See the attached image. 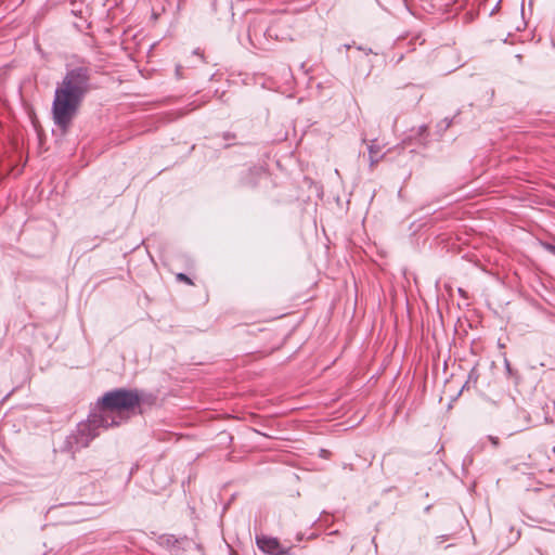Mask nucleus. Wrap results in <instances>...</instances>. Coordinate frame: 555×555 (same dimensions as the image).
I'll list each match as a JSON object with an SVG mask.
<instances>
[{"instance_id":"nucleus-3","label":"nucleus","mask_w":555,"mask_h":555,"mask_svg":"<svg viewBox=\"0 0 555 555\" xmlns=\"http://www.w3.org/2000/svg\"><path fill=\"white\" fill-rule=\"evenodd\" d=\"M111 428L104 423V420L94 410L89 414L88 420L77 425L74 430L65 440V449L70 453L87 448L90 442L96 438L101 429Z\"/></svg>"},{"instance_id":"nucleus-11","label":"nucleus","mask_w":555,"mask_h":555,"mask_svg":"<svg viewBox=\"0 0 555 555\" xmlns=\"http://www.w3.org/2000/svg\"><path fill=\"white\" fill-rule=\"evenodd\" d=\"M532 2H533V0H530V1H529V5H530V7L532 5Z\"/></svg>"},{"instance_id":"nucleus-6","label":"nucleus","mask_w":555,"mask_h":555,"mask_svg":"<svg viewBox=\"0 0 555 555\" xmlns=\"http://www.w3.org/2000/svg\"><path fill=\"white\" fill-rule=\"evenodd\" d=\"M177 280L179 281H183L188 284H192V281L190 280V278L188 275H185L184 273H178L177 274Z\"/></svg>"},{"instance_id":"nucleus-2","label":"nucleus","mask_w":555,"mask_h":555,"mask_svg":"<svg viewBox=\"0 0 555 555\" xmlns=\"http://www.w3.org/2000/svg\"><path fill=\"white\" fill-rule=\"evenodd\" d=\"M141 393L137 389L118 388L106 392L96 403L94 411L109 427L126 422L130 413L140 405Z\"/></svg>"},{"instance_id":"nucleus-1","label":"nucleus","mask_w":555,"mask_h":555,"mask_svg":"<svg viewBox=\"0 0 555 555\" xmlns=\"http://www.w3.org/2000/svg\"><path fill=\"white\" fill-rule=\"evenodd\" d=\"M90 89V70L83 66L68 69L57 83L51 112L54 124L62 131L68 129Z\"/></svg>"},{"instance_id":"nucleus-4","label":"nucleus","mask_w":555,"mask_h":555,"mask_svg":"<svg viewBox=\"0 0 555 555\" xmlns=\"http://www.w3.org/2000/svg\"><path fill=\"white\" fill-rule=\"evenodd\" d=\"M256 544L258 548L267 555H293L291 545H283L278 538L257 534Z\"/></svg>"},{"instance_id":"nucleus-9","label":"nucleus","mask_w":555,"mask_h":555,"mask_svg":"<svg viewBox=\"0 0 555 555\" xmlns=\"http://www.w3.org/2000/svg\"><path fill=\"white\" fill-rule=\"evenodd\" d=\"M223 138H224V140L229 141V140L234 139V134L231 132H225V133H223Z\"/></svg>"},{"instance_id":"nucleus-8","label":"nucleus","mask_w":555,"mask_h":555,"mask_svg":"<svg viewBox=\"0 0 555 555\" xmlns=\"http://www.w3.org/2000/svg\"><path fill=\"white\" fill-rule=\"evenodd\" d=\"M544 247L547 251L555 255V246L554 245L547 243V244H544Z\"/></svg>"},{"instance_id":"nucleus-5","label":"nucleus","mask_w":555,"mask_h":555,"mask_svg":"<svg viewBox=\"0 0 555 555\" xmlns=\"http://www.w3.org/2000/svg\"><path fill=\"white\" fill-rule=\"evenodd\" d=\"M379 154V146L377 145L376 141H372L369 145V155H370V162H371V166H374L375 164H377L380 159V157L378 156Z\"/></svg>"},{"instance_id":"nucleus-10","label":"nucleus","mask_w":555,"mask_h":555,"mask_svg":"<svg viewBox=\"0 0 555 555\" xmlns=\"http://www.w3.org/2000/svg\"><path fill=\"white\" fill-rule=\"evenodd\" d=\"M358 49H359V50H361V51H365L366 53H371V52H372V50H371V49L365 50V49H363L362 47H359Z\"/></svg>"},{"instance_id":"nucleus-7","label":"nucleus","mask_w":555,"mask_h":555,"mask_svg":"<svg viewBox=\"0 0 555 555\" xmlns=\"http://www.w3.org/2000/svg\"><path fill=\"white\" fill-rule=\"evenodd\" d=\"M488 440L494 446V447H498L499 446V438L498 437H494V436H488L487 437Z\"/></svg>"}]
</instances>
